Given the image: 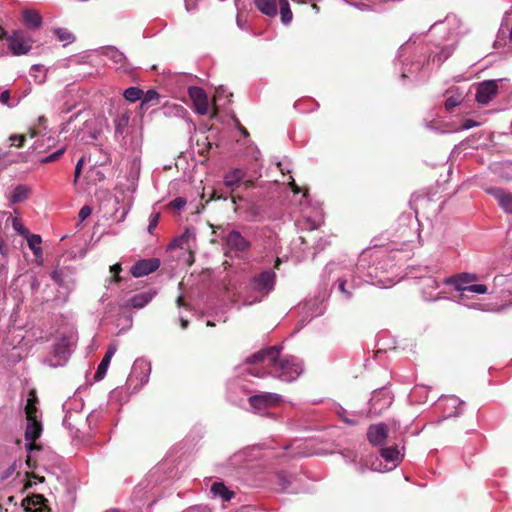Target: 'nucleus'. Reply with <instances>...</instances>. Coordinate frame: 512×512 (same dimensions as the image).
I'll use <instances>...</instances> for the list:
<instances>
[{"label":"nucleus","instance_id":"39","mask_svg":"<svg viewBox=\"0 0 512 512\" xmlns=\"http://www.w3.org/2000/svg\"><path fill=\"white\" fill-rule=\"evenodd\" d=\"M64 152H65V148L58 149L56 152L51 153L46 157H43L40 160V162L41 163H50V162L56 161L57 159L60 158V156L63 155Z\"/></svg>","mask_w":512,"mask_h":512},{"label":"nucleus","instance_id":"41","mask_svg":"<svg viewBox=\"0 0 512 512\" xmlns=\"http://www.w3.org/2000/svg\"><path fill=\"white\" fill-rule=\"evenodd\" d=\"M12 226L13 228L24 237L29 233L28 230L22 225V223L17 218H12Z\"/></svg>","mask_w":512,"mask_h":512},{"label":"nucleus","instance_id":"29","mask_svg":"<svg viewBox=\"0 0 512 512\" xmlns=\"http://www.w3.org/2000/svg\"><path fill=\"white\" fill-rule=\"evenodd\" d=\"M464 100V93L460 91L453 92L444 103L445 109L448 112H451L455 107L460 105Z\"/></svg>","mask_w":512,"mask_h":512},{"label":"nucleus","instance_id":"16","mask_svg":"<svg viewBox=\"0 0 512 512\" xmlns=\"http://www.w3.org/2000/svg\"><path fill=\"white\" fill-rule=\"evenodd\" d=\"M160 266V261L157 258L142 259L136 262L131 268V274L134 277L146 276L156 271Z\"/></svg>","mask_w":512,"mask_h":512},{"label":"nucleus","instance_id":"15","mask_svg":"<svg viewBox=\"0 0 512 512\" xmlns=\"http://www.w3.org/2000/svg\"><path fill=\"white\" fill-rule=\"evenodd\" d=\"M225 247L228 251L245 252L250 248V243L239 231L232 230L225 237Z\"/></svg>","mask_w":512,"mask_h":512},{"label":"nucleus","instance_id":"34","mask_svg":"<svg viewBox=\"0 0 512 512\" xmlns=\"http://www.w3.org/2000/svg\"><path fill=\"white\" fill-rule=\"evenodd\" d=\"M54 33L56 34L59 41L72 43L75 40L73 34L65 28H56Z\"/></svg>","mask_w":512,"mask_h":512},{"label":"nucleus","instance_id":"28","mask_svg":"<svg viewBox=\"0 0 512 512\" xmlns=\"http://www.w3.org/2000/svg\"><path fill=\"white\" fill-rule=\"evenodd\" d=\"M438 288H439V282L436 279H434L432 277L425 279L424 289H423L424 298L428 301H436V300L441 299V297L438 294L433 295L432 293H429L427 291L428 289L436 290Z\"/></svg>","mask_w":512,"mask_h":512},{"label":"nucleus","instance_id":"40","mask_svg":"<svg viewBox=\"0 0 512 512\" xmlns=\"http://www.w3.org/2000/svg\"><path fill=\"white\" fill-rule=\"evenodd\" d=\"M450 30H454L459 26V19L455 15H448L444 22Z\"/></svg>","mask_w":512,"mask_h":512},{"label":"nucleus","instance_id":"32","mask_svg":"<svg viewBox=\"0 0 512 512\" xmlns=\"http://www.w3.org/2000/svg\"><path fill=\"white\" fill-rule=\"evenodd\" d=\"M123 145L126 149H131L133 152H137L140 150L142 145V137L139 134H134L130 137V142L124 140Z\"/></svg>","mask_w":512,"mask_h":512},{"label":"nucleus","instance_id":"4","mask_svg":"<svg viewBox=\"0 0 512 512\" xmlns=\"http://www.w3.org/2000/svg\"><path fill=\"white\" fill-rule=\"evenodd\" d=\"M276 274L271 269L264 270L256 275L250 281L249 288L254 293L253 297L244 299L245 305H251L262 301L271 291L274 290Z\"/></svg>","mask_w":512,"mask_h":512},{"label":"nucleus","instance_id":"11","mask_svg":"<svg viewBox=\"0 0 512 512\" xmlns=\"http://www.w3.org/2000/svg\"><path fill=\"white\" fill-rule=\"evenodd\" d=\"M393 397L387 389H378L372 393L370 398V411L374 414H381L392 404Z\"/></svg>","mask_w":512,"mask_h":512},{"label":"nucleus","instance_id":"19","mask_svg":"<svg viewBox=\"0 0 512 512\" xmlns=\"http://www.w3.org/2000/svg\"><path fill=\"white\" fill-rule=\"evenodd\" d=\"M477 279L475 274L463 273L456 277H450L444 279V284H452L457 291L460 292V297L465 296V288L471 285L473 281Z\"/></svg>","mask_w":512,"mask_h":512},{"label":"nucleus","instance_id":"37","mask_svg":"<svg viewBox=\"0 0 512 512\" xmlns=\"http://www.w3.org/2000/svg\"><path fill=\"white\" fill-rule=\"evenodd\" d=\"M487 291H488V288L484 284H471L465 288V293L471 292V293H476V294H485V293H487Z\"/></svg>","mask_w":512,"mask_h":512},{"label":"nucleus","instance_id":"25","mask_svg":"<svg viewBox=\"0 0 512 512\" xmlns=\"http://www.w3.org/2000/svg\"><path fill=\"white\" fill-rule=\"evenodd\" d=\"M211 493L225 502L230 501L234 497V492L228 489L222 482L214 483L211 486Z\"/></svg>","mask_w":512,"mask_h":512},{"label":"nucleus","instance_id":"50","mask_svg":"<svg viewBox=\"0 0 512 512\" xmlns=\"http://www.w3.org/2000/svg\"><path fill=\"white\" fill-rule=\"evenodd\" d=\"M9 140L11 141L12 145L21 147L25 140V136L24 135H12V136H10Z\"/></svg>","mask_w":512,"mask_h":512},{"label":"nucleus","instance_id":"53","mask_svg":"<svg viewBox=\"0 0 512 512\" xmlns=\"http://www.w3.org/2000/svg\"><path fill=\"white\" fill-rule=\"evenodd\" d=\"M478 126V123L472 119H466L463 121V124H462V129L463 130H469L471 128H474Z\"/></svg>","mask_w":512,"mask_h":512},{"label":"nucleus","instance_id":"36","mask_svg":"<svg viewBox=\"0 0 512 512\" xmlns=\"http://www.w3.org/2000/svg\"><path fill=\"white\" fill-rule=\"evenodd\" d=\"M141 369L142 372L144 373V376L142 378V382L143 383H146L148 381V377H149V373H150V366L144 362H136L135 365H134V368H133V373H135L137 371V369Z\"/></svg>","mask_w":512,"mask_h":512},{"label":"nucleus","instance_id":"31","mask_svg":"<svg viewBox=\"0 0 512 512\" xmlns=\"http://www.w3.org/2000/svg\"><path fill=\"white\" fill-rule=\"evenodd\" d=\"M124 98L129 102L142 100L143 91L138 87H129L123 92Z\"/></svg>","mask_w":512,"mask_h":512},{"label":"nucleus","instance_id":"64","mask_svg":"<svg viewBox=\"0 0 512 512\" xmlns=\"http://www.w3.org/2000/svg\"><path fill=\"white\" fill-rule=\"evenodd\" d=\"M278 167H279L280 171L284 174L285 170H286V168L284 167V164L282 162H279Z\"/></svg>","mask_w":512,"mask_h":512},{"label":"nucleus","instance_id":"5","mask_svg":"<svg viewBox=\"0 0 512 512\" xmlns=\"http://www.w3.org/2000/svg\"><path fill=\"white\" fill-rule=\"evenodd\" d=\"M25 414H26V431L25 438L29 442L27 444V449L32 450L34 445L32 444L42 432V425L38 417V409L36 407V398L33 394H30L27 399V403L25 406Z\"/></svg>","mask_w":512,"mask_h":512},{"label":"nucleus","instance_id":"9","mask_svg":"<svg viewBox=\"0 0 512 512\" xmlns=\"http://www.w3.org/2000/svg\"><path fill=\"white\" fill-rule=\"evenodd\" d=\"M282 400V396L277 393L262 392L260 394L252 395L248 398L251 408L257 412L262 413L266 409L274 407Z\"/></svg>","mask_w":512,"mask_h":512},{"label":"nucleus","instance_id":"30","mask_svg":"<svg viewBox=\"0 0 512 512\" xmlns=\"http://www.w3.org/2000/svg\"><path fill=\"white\" fill-rule=\"evenodd\" d=\"M164 114L167 116L185 118L188 112L182 105L169 104L164 106Z\"/></svg>","mask_w":512,"mask_h":512},{"label":"nucleus","instance_id":"22","mask_svg":"<svg viewBox=\"0 0 512 512\" xmlns=\"http://www.w3.org/2000/svg\"><path fill=\"white\" fill-rule=\"evenodd\" d=\"M103 55L108 57L113 63L117 66V68H123L126 62L125 55L119 51L117 48L109 46L105 47L102 52Z\"/></svg>","mask_w":512,"mask_h":512},{"label":"nucleus","instance_id":"63","mask_svg":"<svg viewBox=\"0 0 512 512\" xmlns=\"http://www.w3.org/2000/svg\"><path fill=\"white\" fill-rule=\"evenodd\" d=\"M180 323H181V327H182L183 329H186V328H187V326H188V321H187L186 319L181 318V319H180Z\"/></svg>","mask_w":512,"mask_h":512},{"label":"nucleus","instance_id":"51","mask_svg":"<svg viewBox=\"0 0 512 512\" xmlns=\"http://www.w3.org/2000/svg\"><path fill=\"white\" fill-rule=\"evenodd\" d=\"M14 471H15V464L9 466L5 471H3V473L0 476V480L4 481V480L8 479L10 476L13 475Z\"/></svg>","mask_w":512,"mask_h":512},{"label":"nucleus","instance_id":"24","mask_svg":"<svg viewBox=\"0 0 512 512\" xmlns=\"http://www.w3.org/2000/svg\"><path fill=\"white\" fill-rule=\"evenodd\" d=\"M153 298V294L149 292L139 293L132 296L127 303L128 307L140 309L145 307Z\"/></svg>","mask_w":512,"mask_h":512},{"label":"nucleus","instance_id":"59","mask_svg":"<svg viewBox=\"0 0 512 512\" xmlns=\"http://www.w3.org/2000/svg\"><path fill=\"white\" fill-rule=\"evenodd\" d=\"M289 186L292 188L294 193L300 192V188L295 184V181L292 177H290Z\"/></svg>","mask_w":512,"mask_h":512},{"label":"nucleus","instance_id":"57","mask_svg":"<svg viewBox=\"0 0 512 512\" xmlns=\"http://www.w3.org/2000/svg\"><path fill=\"white\" fill-rule=\"evenodd\" d=\"M226 93V89L223 86H220L216 89V94L214 97V101L219 100L222 96H224Z\"/></svg>","mask_w":512,"mask_h":512},{"label":"nucleus","instance_id":"27","mask_svg":"<svg viewBox=\"0 0 512 512\" xmlns=\"http://www.w3.org/2000/svg\"><path fill=\"white\" fill-rule=\"evenodd\" d=\"M194 237V233L189 229H186L183 234L176 237L172 240V242L168 245L169 250H174L177 248L183 249L185 246H188L191 238Z\"/></svg>","mask_w":512,"mask_h":512},{"label":"nucleus","instance_id":"55","mask_svg":"<svg viewBox=\"0 0 512 512\" xmlns=\"http://www.w3.org/2000/svg\"><path fill=\"white\" fill-rule=\"evenodd\" d=\"M8 251H9L8 244L2 238H0V254L2 256L6 257L8 255Z\"/></svg>","mask_w":512,"mask_h":512},{"label":"nucleus","instance_id":"7","mask_svg":"<svg viewBox=\"0 0 512 512\" xmlns=\"http://www.w3.org/2000/svg\"><path fill=\"white\" fill-rule=\"evenodd\" d=\"M1 38L6 39L11 53L15 56L26 55L32 49L33 39L23 30H15L10 35L3 32Z\"/></svg>","mask_w":512,"mask_h":512},{"label":"nucleus","instance_id":"12","mask_svg":"<svg viewBox=\"0 0 512 512\" xmlns=\"http://www.w3.org/2000/svg\"><path fill=\"white\" fill-rule=\"evenodd\" d=\"M188 95L193 103L196 113L206 115L209 112L208 95L201 87L192 86L188 89Z\"/></svg>","mask_w":512,"mask_h":512},{"label":"nucleus","instance_id":"47","mask_svg":"<svg viewBox=\"0 0 512 512\" xmlns=\"http://www.w3.org/2000/svg\"><path fill=\"white\" fill-rule=\"evenodd\" d=\"M444 401L448 407H452L455 409L462 405V402L455 396L447 397L444 399Z\"/></svg>","mask_w":512,"mask_h":512},{"label":"nucleus","instance_id":"26","mask_svg":"<svg viewBox=\"0 0 512 512\" xmlns=\"http://www.w3.org/2000/svg\"><path fill=\"white\" fill-rule=\"evenodd\" d=\"M130 121V114L128 111H122L118 113L114 120L115 134L121 136L127 129Z\"/></svg>","mask_w":512,"mask_h":512},{"label":"nucleus","instance_id":"45","mask_svg":"<svg viewBox=\"0 0 512 512\" xmlns=\"http://www.w3.org/2000/svg\"><path fill=\"white\" fill-rule=\"evenodd\" d=\"M337 414L348 425H356L358 423V421L355 420V419L347 418V415H345L346 414V410H344L342 407H340L337 410Z\"/></svg>","mask_w":512,"mask_h":512},{"label":"nucleus","instance_id":"61","mask_svg":"<svg viewBox=\"0 0 512 512\" xmlns=\"http://www.w3.org/2000/svg\"><path fill=\"white\" fill-rule=\"evenodd\" d=\"M133 166H134L137 170H139V168H140V160H139V158H138V157H135V159L133 160Z\"/></svg>","mask_w":512,"mask_h":512},{"label":"nucleus","instance_id":"49","mask_svg":"<svg viewBox=\"0 0 512 512\" xmlns=\"http://www.w3.org/2000/svg\"><path fill=\"white\" fill-rule=\"evenodd\" d=\"M100 417H101V412L100 411H92L87 416V422H88V424L90 426H92V425L95 426Z\"/></svg>","mask_w":512,"mask_h":512},{"label":"nucleus","instance_id":"54","mask_svg":"<svg viewBox=\"0 0 512 512\" xmlns=\"http://www.w3.org/2000/svg\"><path fill=\"white\" fill-rule=\"evenodd\" d=\"M346 3L350 6H353L355 7L356 9H359L361 11H368L370 10V5L368 4H364V3H352V2H349V1H346Z\"/></svg>","mask_w":512,"mask_h":512},{"label":"nucleus","instance_id":"43","mask_svg":"<svg viewBox=\"0 0 512 512\" xmlns=\"http://www.w3.org/2000/svg\"><path fill=\"white\" fill-rule=\"evenodd\" d=\"M453 48L452 47H445L443 48L440 53L437 54V59L439 61V63H442L444 62L453 52Z\"/></svg>","mask_w":512,"mask_h":512},{"label":"nucleus","instance_id":"23","mask_svg":"<svg viewBox=\"0 0 512 512\" xmlns=\"http://www.w3.org/2000/svg\"><path fill=\"white\" fill-rule=\"evenodd\" d=\"M27 240L28 247L33 252L36 259H41L43 255V251L41 248L42 238L38 234L28 233L25 236Z\"/></svg>","mask_w":512,"mask_h":512},{"label":"nucleus","instance_id":"18","mask_svg":"<svg viewBox=\"0 0 512 512\" xmlns=\"http://www.w3.org/2000/svg\"><path fill=\"white\" fill-rule=\"evenodd\" d=\"M241 182H243L246 187L253 184L252 179H246V171L241 168H235L224 175L225 186L232 190Z\"/></svg>","mask_w":512,"mask_h":512},{"label":"nucleus","instance_id":"38","mask_svg":"<svg viewBox=\"0 0 512 512\" xmlns=\"http://www.w3.org/2000/svg\"><path fill=\"white\" fill-rule=\"evenodd\" d=\"M277 478H278L279 484L281 485L282 490L288 491L289 483H290V476L284 472H280L277 474Z\"/></svg>","mask_w":512,"mask_h":512},{"label":"nucleus","instance_id":"42","mask_svg":"<svg viewBox=\"0 0 512 512\" xmlns=\"http://www.w3.org/2000/svg\"><path fill=\"white\" fill-rule=\"evenodd\" d=\"M159 218H160V213L155 212V213L151 214L150 219H149V225H148L149 233H152L153 230L157 227Z\"/></svg>","mask_w":512,"mask_h":512},{"label":"nucleus","instance_id":"60","mask_svg":"<svg viewBox=\"0 0 512 512\" xmlns=\"http://www.w3.org/2000/svg\"><path fill=\"white\" fill-rule=\"evenodd\" d=\"M217 115H218V109H217L216 105H214L212 108L211 114H210V118H212V119L216 118Z\"/></svg>","mask_w":512,"mask_h":512},{"label":"nucleus","instance_id":"52","mask_svg":"<svg viewBox=\"0 0 512 512\" xmlns=\"http://www.w3.org/2000/svg\"><path fill=\"white\" fill-rule=\"evenodd\" d=\"M84 162H85V159H84V157H82L76 163L75 172H74V177H75L74 180L75 181H77L78 177L81 174V170H82V166H83Z\"/></svg>","mask_w":512,"mask_h":512},{"label":"nucleus","instance_id":"20","mask_svg":"<svg viewBox=\"0 0 512 512\" xmlns=\"http://www.w3.org/2000/svg\"><path fill=\"white\" fill-rule=\"evenodd\" d=\"M116 351H117L116 344H111L108 347L103 359L101 360V362L98 365L97 370L95 372V375H94L95 380L100 381L104 378V376L107 373L110 361H111L112 357L114 356V354L116 353Z\"/></svg>","mask_w":512,"mask_h":512},{"label":"nucleus","instance_id":"46","mask_svg":"<svg viewBox=\"0 0 512 512\" xmlns=\"http://www.w3.org/2000/svg\"><path fill=\"white\" fill-rule=\"evenodd\" d=\"M92 213V209L90 206L88 205H85L83 206L80 211H79V214H78V217H79V222H83L86 218H88Z\"/></svg>","mask_w":512,"mask_h":512},{"label":"nucleus","instance_id":"1","mask_svg":"<svg viewBox=\"0 0 512 512\" xmlns=\"http://www.w3.org/2000/svg\"><path fill=\"white\" fill-rule=\"evenodd\" d=\"M254 365L247 371L256 377L274 376L285 382L296 380L303 372V362L292 355H282L277 347L259 351L247 359Z\"/></svg>","mask_w":512,"mask_h":512},{"label":"nucleus","instance_id":"33","mask_svg":"<svg viewBox=\"0 0 512 512\" xmlns=\"http://www.w3.org/2000/svg\"><path fill=\"white\" fill-rule=\"evenodd\" d=\"M27 192L28 191H27L25 186L18 185L14 189V191H13V193L11 195V198H10L11 202L18 203V202H21V201L25 200L26 197H27Z\"/></svg>","mask_w":512,"mask_h":512},{"label":"nucleus","instance_id":"56","mask_svg":"<svg viewBox=\"0 0 512 512\" xmlns=\"http://www.w3.org/2000/svg\"><path fill=\"white\" fill-rule=\"evenodd\" d=\"M9 99H10V92H9V90H3L0 93V102L2 104L7 105L9 103Z\"/></svg>","mask_w":512,"mask_h":512},{"label":"nucleus","instance_id":"13","mask_svg":"<svg viewBox=\"0 0 512 512\" xmlns=\"http://www.w3.org/2000/svg\"><path fill=\"white\" fill-rule=\"evenodd\" d=\"M498 80H486L480 83L476 91V101L480 104H488L497 94Z\"/></svg>","mask_w":512,"mask_h":512},{"label":"nucleus","instance_id":"21","mask_svg":"<svg viewBox=\"0 0 512 512\" xmlns=\"http://www.w3.org/2000/svg\"><path fill=\"white\" fill-rule=\"evenodd\" d=\"M23 22L30 29H38L42 25V17L36 10L27 9L23 11Z\"/></svg>","mask_w":512,"mask_h":512},{"label":"nucleus","instance_id":"14","mask_svg":"<svg viewBox=\"0 0 512 512\" xmlns=\"http://www.w3.org/2000/svg\"><path fill=\"white\" fill-rule=\"evenodd\" d=\"M486 193L491 195L497 201L499 207L506 214H512V193L501 187H490Z\"/></svg>","mask_w":512,"mask_h":512},{"label":"nucleus","instance_id":"48","mask_svg":"<svg viewBox=\"0 0 512 512\" xmlns=\"http://www.w3.org/2000/svg\"><path fill=\"white\" fill-rule=\"evenodd\" d=\"M186 199L183 198V197H177L175 198L172 202H171V207H173L174 209L176 210H181L185 207L186 205Z\"/></svg>","mask_w":512,"mask_h":512},{"label":"nucleus","instance_id":"10","mask_svg":"<svg viewBox=\"0 0 512 512\" xmlns=\"http://www.w3.org/2000/svg\"><path fill=\"white\" fill-rule=\"evenodd\" d=\"M381 457L386 461V464L382 466L373 465V470L379 472H387L395 469L403 459L404 454L399 450L398 446H391L382 448L380 451Z\"/></svg>","mask_w":512,"mask_h":512},{"label":"nucleus","instance_id":"62","mask_svg":"<svg viewBox=\"0 0 512 512\" xmlns=\"http://www.w3.org/2000/svg\"><path fill=\"white\" fill-rule=\"evenodd\" d=\"M47 119L44 117V116H40L38 118V123L40 126H44V124L46 123Z\"/></svg>","mask_w":512,"mask_h":512},{"label":"nucleus","instance_id":"17","mask_svg":"<svg viewBox=\"0 0 512 512\" xmlns=\"http://www.w3.org/2000/svg\"><path fill=\"white\" fill-rule=\"evenodd\" d=\"M388 437V428L384 423L370 425L367 430V438L374 446H383Z\"/></svg>","mask_w":512,"mask_h":512},{"label":"nucleus","instance_id":"35","mask_svg":"<svg viewBox=\"0 0 512 512\" xmlns=\"http://www.w3.org/2000/svg\"><path fill=\"white\" fill-rule=\"evenodd\" d=\"M159 99V93L156 90H148L147 92H143L142 100H141V108H144L147 104L151 102H157Z\"/></svg>","mask_w":512,"mask_h":512},{"label":"nucleus","instance_id":"58","mask_svg":"<svg viewBox=\"0 0 512 512\" xmlns=\"http://www.w3.org/2000/svg\"><path fill=\"white\" fill-rule=\"evenodd\" d=\"M110 271L114 276H117L121 271V266L119 264H114L110 267Z\"/></svg>","mask_w":512,"mask_h":512},{"label":"nucleus","instance_id":"44","mask_svg":"<svg viewBox=\"0 0 512 512\" xmlns=\"http://www.w3.org/2000/svg\"><path fill=\"white\" fill-rule=\"evenodd\" d=\"M44 498L40 495L34 496L31 499L32 505L35 507L33 512H43L42 502Z\"/></svg>","mask_w":512,"mask_h":512},{"label":"nucleus","instance_id":"2","mask_svg":"<svg viewBox=\"0 0 512 512\" xmlns=\"http://www.w3.org/2000/svg\"><path fill=\"white\" fill-rule=\"evenodd\" d=\"M364 261L365 258L362 256L356 267V271L348 270L337 280V288L346 300H350L352 298V289L362 281H371L372 283H375L373 278L377 277V274L374 272V268L369 267L366 277L362 275V270L365 268ZM376 283L383 284L384 287H388V285H385L382 280H378ZM392 284L393 283L389 284V286Z\"/></svg>","mask_w":512,"mask_h":512},{"label":"nucleus","instance_id":"3","mask_svg":"<svg viewBox=\"0 0 512 512\" xmlns=\"http://www.w3.org/2000/svg\"><path fill=\"white\" fill-rule=\"evenodd\" d=\"M258 456L259 449L256 447L240 450L221 465L220 472L225 476L238 478L241 476L242 470L250 468Z\"/></svg>","mask_w":512,"mask_h":512},{"label":"nucleus","instance_id":"6","mask_svg":"<svg viewBox=\"0 0 512 512\" xmlns=\"http://www.w3.org/2000/svg\"><path fill=\"white\" fill-rule=\"evenodd\" d=\"M257 9L269 16L275 17L278 14V8L283 24H289L292 21L293 14L288 0H254Z\"/></svg>","mask_w":512,"mask_h":512},{"label":"nucleus","instance_id":"8","mask_svg":"<svg viewBox=\"0 0 512 512\" xmlns=\"http://www.w3.org/2000/svg\"><path fill=\"white\" fill-rule=\"evenodd\" d=\"M74 345V338L72 336H61L57 338L53 345V356L55 362H51L53 367L61 366L67 362Z\"/></svg>","mask_w":512,"mask_h":512}]
</instances>
